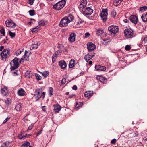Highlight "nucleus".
Returning a JSON list of instances; mask_svg holds the SVG:
<instances>
[{
    "label": "nucleus",
    "instance_id": "obj_1",
    "mask_svg": "<svg viewBox=\"0 0 147 147\" xmlns=\"http://www.w3.org/2000/svg\"><path fill=\"white\" fill-rule=\"evenodd\" d=\"M74 17L72 15L63 17L61 20L59 26L61 27L67 26L68 24L72 21Z\"/></svg>",
    "mask_w": 147,
    "mask_h": 147
},
{
    "label": "nucleus",
    "instance_id": "obj_2",
    "mask_svg": "<svg viewBox=\"0 0 147 147\" xmlns=\"http://www.w3.org/2000/svg\"><path fill=\"white\" fill-rule=\"evenodd\" d=\"M45 93L44 92H42L41 90L39 89L35 92L34 97L36 99V101L38 100L41 97L43 99L45 96Z\"/></svg>",
    "mask_w": 147,
    "mask_h": 147
},
{
    "label": "nucleus",
    "instance_id": "obj_3",
    "mask_svg": "<svg viewBox=\"0 0 147 147\" xmlns=\"http://www.w3.org/2000/svg\"><path fill=\"white\" fill-rule=\"evenodd\" d=\"M65 1L64 0H62L58 2L53 5V8L56 10H59L63 8L65 5Z\"/></svg>",
    "mask_w": 147,
    "mask_h": 147
},
{
    "label": "nucleus",
    "instance_id": "obj_4",
    "mask_svg": "<svg viewBox=\"0 0 147 147\" xmlns=\"http://www.w3.org/2000/svg\"><path fill=\"white\" fill-rule=\"evenodd\" d=\"M11 67V70H15L17 69L19 66L18 63V59L17 58L15 57L10 63Z\"/></svg>",
    "mask_w": 147,
    "mask_h": 147
},
{
    "label": "nucleus",
    "instance_id": "obj_5",
    "mask_svg": "<svg viewBox=\"0 0 147 147\" xmlns=\"http://www.w3.org/2000/svg\"><path fill=\"white\" fill-rule=\"evenodd\" d=\"M0 56H1L2 60H5L10 56V53L8 50L7 49H4L2 52L0 53Z\"/></svg>",
    "mask_w": 147,
    "mask_h": 147
},
{
    "label": "nucleus",
    "instance_id": "obj_6",
    "mask_svg": "<svg viewBox=\"0 0 147 147\" xmlns=\"http://www.w3.org/2000/svg\"><path fill=\"white\" fill-rule=\"evenodd\" d=\"M108 30L111 34H115L118 32L119 28L117 26L112 25L108 28Z\"/></svg>",
    "mask_w": 147,
    "mask_h": 147
},
{
    "label": "nucleus",
    "instance_id": "obj_7",
    "mask_svg": "<svg viewBox=\"0 0 147 147\" xmlns=\"http://www.w3.org/2000/svg\"><path fill=\"white\" fill-rule=\"evenodd\" d=\"M82 13L85 15H90L93 13V10L89 7H86L82 9Z\"/></svg>",
    "mask_w": 147,
    "mask_h": 147
},
{
    "label": "nucleus",
    "instance_id": "obj_8",
    "mask_svg": "<svg viewBox=\"0 0 147 147\" xmlns=\"http://www.w3.org/2000/svg\"><path fill=\"white\" fill-rule=\"evenodd\" d=\"M125 36L127 38H131L133 37V30L131 29H127L124 30Z\"/></svg>",
    "mask_w": 147,
    "mask_h": 147
},
{
    "label": "nucleus",
    "instance_id": "obj_9",
    "mask_svg": "<svg viewBox=\"0 0 147 147\" xmlns=\"http://www.w3.org/2000/svg\"><path fill=\"white\" fill-rule=\"evenodd\" d=\"M108 15L107 10L106 9H103L100 13V16L104 22L106 21Z\"/></svg>",
    "mask_w": 147,
    "mask_h": 147
},
{
    "label": "nucleus",
    "instance_id": "obj_10",
    "mask_svg": "<svg viewBox=\"0 0 147 147\" xmlns=\"http://www.w3.org/2000/svg\"><path fill=\"white\" fill-rule=\"evenodd\" d=\"M6 26L7 27L14 28L16 26V24L11 19H8L5 22Z\"/></svg>",
    "mask_w": 147,
    "mask_h": 147
},
{
    "label": "nucleus",
    "instance_id": "obj_11",
    "mask_svg": "<svg viewBox=\"0 0 147 147\" xmlns=\"http://www.w3.org/2000/svg\"><path fill=\"white\" fill-rule=\"evenodd\" d=\"M87 49L89 51H91L96 48L95 45L92 42L87 44Z\"/></svg>",
    "mask_w": 147,
    "mask_h": 147
},
{
    "label": "nucleus",
    "instance_id": "obj_12",
    "mask_svg": "<svg viewBox=\"0 0 147 147\" xmlns=\"http://www.w3.org/2000/svg\"><path fill=\"white\" fill-rule=\"evenodd\" d=\"M129 20L132 23L136 24L137 23L138 19L137 16L132 15L129 17Z\"/></svg>",
    "mask_w": 147,
    "mask_h": 147
},
{
    "label": "nucleus",
    "instance_id": "obj_13",
    "mask_svg": "<svg viewBox=\"0 0 147 147\" xmlns=\"http://www.w3.org/2000/svg\"><path fill=\"white\" fill-rule=\"evenodd\" d=\"M95 68L97 71H105L106 70V67H105L100 65H96Z\"/></svg>",
    "mask_w": 147,
    "mask_h": 147
},
{
    "label": "nucleus",
    "instance_id": "obj_14",
    "mask_svg": "<svg viewBox=\"0 0 147 147\" xmlns=\"http://www.w3.org/2000/svg\"><path fill=\"white\" fill-rule=\"evenodd\" d=\"M76 34L74 33H72L70 34V36L68 38V40L71 42H73L75 40Z\"/></svg>",
    "mask_w": 147,
    "mask_h": 147
},
{
    "label": "nucleus",
    "instance_id": "obj_15",
    "mask_svg": "<svg viewBox=\"0 0 147 147\" xmlns=\"http://www.w3.org/2000/svg\"><path fill=\"white\" fill-rule=\"evenodd\" d=\"M40 45V43H38L37 42H33V43L30 45V48L31 49H36L38 47V46Z\"/></svg>",
    "mask_w": 147,
    "mask_h": 147
},
{
    "label": "nucleus",
    "instance_id": "obj_16",
    "mask_svg": "<svg viewBox=\"0 0 147 147\" xmlns=\"http://www.w3.org/2000/svg\"><path fill=\"white\" fill-rule=\"evenodd\" d=\"M59 65L61 68L64 69L67 66V64L64 61H61L59 62Z\"/></svg>",
    "mask_w": 147,
    "mask_h": 147
},
{
    "label": "nucleus",
    "instance_id": "obj_17",
    "mask_svg": "<svg viewBox=\"0 0 147 147\" xmlns=\"http://www.w3.org/2000/svg\"><path fill=\"white\" fill-rule=\"evenodd\" d=\"M53 106L54 111L57 113H58L61 109V107L58 104L54 105Z\"/></svg>",
    "mask_w": 147,
    "mask_h": 147
},
{
    "label": "nucleus",
    "instance_id": "obj_18",
    "mask_svg": "<svg viewBox=\"0 0 147 147\" xmlns=\"http://www.w3.org/2000/svg\"><path fill=\"white\" fill-rule=\"evenodd\" d=\"M96 78L97 80L104 83H105V82L107 80L106 78L105 77L99 75L97 76Z\"/></svg>",
    "mask_w": 147,
    "mask_h": 147
},
{
    "label": "nucleus",
    "instance_id": "obj_19",
    "mask_svg": "<svg viewBox=\"0 0 147 147\" xmlns=\"http://www.w3.org/2000/svg\"><path fill=\"white\" fill-rule=\"evenodd\" d=\"M17 93L18 95L20 96H24L26 93V92L24 89L21 88L18 91Z\"/></svg>",
    "mask_w": 147,
    "mask_h": 147
},
{
    "label": "nucleus",
    "instance_id": "obj_20",
    "mask_svg": "<svg viewBox=\"0 0 147 147\" xmlns=\"http://www.w3.org/2000/svg\"><path fill=\"white\" fill-rule=\"evenodd\" d=\"M1 92L3 96L6 95L8 93V91L7 87H4L1 90Z\"/></svg>",
    "mask_w": 147,
    "mask_h": 147
},
{
    "label": "nucleus",
    "instance_id": "obj_21",
    "mask_svg": "<svg viewBox=\"0 0 147 147\" xmlns=\"http://www.w3.org/2000/svg\"><path fill=\"white\" fill-rule=\"evenodd\" d=\"M25 76L26 78H30L32 77V73L29 71H28L25 74Z\"/></svg>",
    "mask_w": 147,
    "mask_h": 147
},
{
    "label": "nucleus",
    "instance_id": "obj_22",
    "mask_svg": "<svg viewBox=\"0 0 147 147\" xmlns=\"http://www.w3.org/2000/svg\"><path fill=\"white\" fill-rule=\"evenodd\" d=\"M93 56H92V55L88 53L85 56L84 59L87 62L93 57Z\"/></svg>",
    "mask_w": 147,
    "mask_h": 147
},
{
    "label": "nucleus",
    "instance_id": "obj_23",
    "mask_svg": "<svg viewBox=\"0 0 147 147\" xmlns=\"http://www.w3.org/2000/svg\"><path fill=\"white\" fill-rule=\"evenodd\" d=\"M93 94V92L90 91H87L85 92L84 96L85 97L90 98Z\"/></svg>",
    "mask_w": 147,
    "mask_h": 147
},
{
    "label": "nucleus",
    "instance_id": "obj_24",
    "mask_svg": "<svg viewBox=\"0 0 147 147\" xmlns=\"http://www.w3.org/2000/svg\"><path fill=\"white\" fill-rule=\"evenodd\" d=\"M143 21L144 22H147V12L143 13L141 16Z\"/></svg>",
    "mask_w": 147,
    "mask_h": 147
},
{
    "label": "nucleus",
    "instance_id": "obj_25",
    "mask_svg": "<svg viewBox=\"0 0 147 147\" xmlns=\"http://www.w3.org/2000/svg\"><path fill=\"white\" fill-rule=\"evenodd\" d=\"M22 104L20 103H17L16 105L15 108L17 111H20L22 110Z\"/></svg>",
    "mask_w": 147,
    "mask_h": 147
},
{
    "label": "nucleus",
    "instance_id": "obj_26",
    "mask_svg": "<svg viewBox=\"0 0 147 147\" xmlns=\"http://www.w3.org/2000/svg\"><path fill=\"white\" fill-rule=\"evenodd\" d=\"M27 53L26 51V50L25 52V54L23 56V57L21 59L22 61H27L29 60L28 56H27L26 55V53Z\"/></svg>",
    "mask_w": 147,
    "mask_h": 147
},
{
    "label": "nucleus",
    "instance_id": "obj_27",
    "mask_svg": "<svg viewBox=\"0 0 147 147\" xmlns=\"http://www.w3.org/2000/svg\"><path fill=\"white\" fill-rule=\"evenodd\" d=\"M23 134V131H22L18 136L19 139H24L26 138L27 134H26L25 136H22Z\"/></svg>",
    "mask_w": 147,
    "mask_h": 147
},
{
    "label": "nucleus",
    "instance_id": "obj_28",
    "mask_svg": "<svg viewBox=\"0 0 147 147\" xmlns=\"http://www.w3.org/2000/svg\"><path fill=\"white\" fill-rule=\"evenodd\" d=\"M142 43L144 46L147 45V36L146 35L142 38Z\"/></svg>",
    "mask_w": 147,
    "mask_h": 147
},
{
    "label": "nucleus",
    "instance_id": "obj_29",
    "mask_svg": "<svg viewBox=\"0 0 147 147\" xmlns=\"http://www.w3.org/2000/svg\"><path fill=\"white\" fill-rule=\"evenodd\" d=\"M5 104L6 107H8L9 105L11 103V100L9 98H7L5 100Z\"/></svg>",
    "mask_w": 147,
    "mask_h": 147
},
{
    "label": "nucleus",
    "instance_id": "obj_30",
    "mask_svg": "<svg viewBox=\"0 0 147 147\" xmlns=\"http://www.w3.org/2000/svg\"><path fill=\"white\" fill-rule=\"evenodd\" d=\"M48 23V22L44 20H41L38 22L39 25L41 26H46Z\"/></svg>",
    "mask_w": 147,
    "mask_h": 147
},
{
    "label": "nucleus",
    "instance_id": "obj_31",
    "mask_svg": "<svg viewBox=\"0 0 147 147\" xmlns=\"http://www.w3.org/2000/svg\"><path fill=\"white\" fill-rule=\"evenodd\" d=\"M74 60L73 59H71L69 62V67L71 68L73 67L74 66Z\"/></svg>",
    "mask_w": 147,
    "mask_h": 147
},
{
    "label": "nucleus",
    "instance_id": "obj_32",
    "mask_svg": "<svg viewBox=\"0 0 147 147\" xmlns=\"http://www.w3.org/2000/svg\"><path fill=\"white\" fill-rule=\"evenodd\" d=\"M103 33V30L101 28L98 29L96 31V34L98 36H99L100 35L102 34Z\"/></svg>",
    "mask_w": 147,
    "mask_h": 147
},
{
    "label": "nucleus",
    "instance_id": "obj_33",
    "mask_svg": "<svg viewBox=\"0 0 147 147\" xmlns=\"http://www.w3.org/2000/svg\"><path fill=\"white\" fill-rule=\"evenodd\" d=\"M122 2V1L120 0H115L113 1V4L115 6H117L120 4Z\"/></svg>",
    "mask_w": 147,
    "mask_h": 147
},
{
    "label": "nucleus",
    "instance_id": "obj_34",
    "mask_svg": "<svg viewBox=\"0 0 147 147\" xmlns=\"http://www.w3.org/2000/svg\"><path fill=\"white\" fill-rule=\"evenodd\" d=\"M21 147H31L30 144L29 142H27L23 144Z\"/></svg>",
    "mask_w": 147,
    "mask_h": 147
},
{
    "label": "nucleus",
    "instance_id": "obj_35",
    "mask_svg": "<svg viewBox=\"0 0 147 147\" xmlns=\"http://www.w3.org/2000/svg\"><path fill=\"white\" fill-rule=\"evenodd\" d=\"M40 73L45 78H46L49 75V72L47 71L41 72Z\"/></svg>",
    "mask_w": 147,
    "mask_h": 147
},
{
    "label": "nucleus",
    "instance_id": "obj_36",
    "mask_svg": "<svg viewBox=\"0 0 147 147\" xmlns=\"http://www.w3.org/2000/svg\"><path fill=\"white\" fill-rule=\"evenodd\" d=\"M48 92L49 93V95L50 96L52 95L53 94V89L52 87H50L49 88V90Z\"/></svg>",
    "mask_w": 147,
    "mask_h": 147
},
{
    "label": "nucleus",
    "instance_id": "obj_37",
    "mask_svg": "<svg viewBox=\"0 0 147 147\" xmlns=\"http://www.w3.org/2000/svg\"><path fill=\"white\" fill-rule=\"evenodd\" d=\"M9 144V142H6L2 144L1 147H8Z\"/></svg>",
    "mask_w": 147,
    "mask_h": 147
},
{
    "label": "nucleus",
    "instance_id": "obj_38",
    "mask_svg": "<svg viewBox=\"0 0 147 147\" xmlns=\"http://www.w3.org/2000/svg\"><path fill=\"white\" fill-rule=\"evenodd\" d=\"M146 10H147V6H146L142 7L139 9V10L140 11L143 12L144 11Z\"/></svg>",
    "mask_w": 147,
    "mask_h": 147
},
{
    "label": "nucleus",
    "instance_id": "obj_39",
    "mask_svg": "<svg viewBox=\"0 0 147 147\" xmlns=\"http://www.w3.org/2000/svg\"><path fill=\"white\" fill-rule=\"evenodd\" d=\"M1 33L4 36L5 34V30L4 27H2L0 30Z\"/></svg>",
    "mask_w": 147,
    "mask_h": 147
},
{
    "label": "nucleus",
    "instance_id": "obj_40",
    "mask_svg": "<svg viewBox=\"0 0 147 147\" xmlns=\"http://www.w3.org/2000/svg\"><path fill=\"white\" fill-rule=\"evenodd\" d=\"M8 34L11 38H13L15 36V33L12 32L11 31H8Z\"/></svg>",
    "mask_w": 147,
    "mask_h": 147
},
{
    "label": "nucleus",
    "instance_id": "obj_41",
    "mask_svg": "<svg viewBox=\"0 0 147 147\" xmlns=\"http://www.w3.org/2000/svg\"><path fill=\"white\" fill-rule=\"evenodd\" d=\"M111 14L112 16L113 17V18H114L115 17L116 15L117 14V13L115 10H113L112 11Z\"/></svg>",
    "mask_w": 147,
    "mask_h": 147
},
{
    "label": "nucleus",
    "instance_id": "obj_42",
    "mask_svg": "<svg viewBox=\"0 0 147 147\" xmlns=\"http://www.w3.org/2000/svg\"><path fill=\"white\" fill-rule=\"evenodd\" d=\"M15 70H11V72L12 74L14 76H16L18 75V71L16 70L14 71Z\"/></svg>",
    "mask_w": 147,
    "mask_h": 147
},
{
    "label": "nucleus",
    "instance_id": "obj_43",
    "mask_svg": "<svg viewBox=\"0 0 147 147\" xmlns=\"http://www.w3.org/2000/svg\"><path fill=\"white\" fill-rule=\"evenodd\" d=\"M35 76L36 78L38 80H41L42 79V77L38 74H35Z\"/></svg>",
    "mask_w": 147,
    "mask_h": 147
},
{
    "label": "nucleus",
    "instance_id": "obj_44",
    "mask_svg": "<svg viewBox=\"0 0 147 147\" xmlns=\"http://www.w3.org/2000/svg\"><path fill=\"white\" fill-rule=\"evenodd\" d=\"M86 6L85 5L80 3L79 5V8H80V10L82 11V9L83 8H85L86 7Z\"/></svg>",
    "mask_w": 147,
    "mask_h": 147
},
{
    "label": "nucleus",
    "instance_id": "obj_45",
    "mask_svg": "<svg viewBox=\"0 0 147 147\" xmlns=\"http://www.w3.org/2000/svg\"><path fill=\"white\" fill-rule=\"evenodd\" d=\"M83 105V103L81 102L77 103L76 105V107L79 108L80 107H81Z\"/></svg>",
    "mask_w": 147,
    "mask_h": 147
},
{
    "label": "nucleus",
    "instance_id": "obj_46",
    "mask_svg": "<svg viewBox=\"0 0 147 147\" xmlns=\"http://www.w3.org/2000/svg\"><path fill=\"white\" fill-rule=\"evenodd\" d=\"M66 82V79L64 78H63L61 81V84H60V86H62V85H64L65 83Z\"/></svg>",
    "mask_w": 147,
    "mask_h": 147
},
{
    "label": "nucleus",
    "instance_id": "obj_47",
    "mask_svg": "<svg viewBox=\"0 0 147 147\" xmlns=\"http://www.w3.org/2000/svg\"><path fill=\"white\" fill-rule=\"evenodd\" d=\"M30 15V16H33L35 15V11L34 10H31L29 11Z\"/></svg>",
    "mask_w": 147,
    "mask_h": 147
},
{
    "label": "nucleus",
    "instance_id": "obj_48",
    "mask_svg": "<svg viewBox=\"0 0 147 147\" xmlns=\"http://www.w3.org/2000/svg\"><path fill=\"white\" fill-rule=\"evenodd\" d=\"M30 21L28 23V24L29 25H31L33 24V22H35V20L34 19H31L30 20Z\"/></svg>",
    "mask_w": 147,
    "mask_h": 147
},
{
    "label": "nucleus",
    "instance_id": "obj_49",
    "mask_svg": "<svg viewBox=\"0 0 147 147\" xmlns=\"http://www.w3.org/2000/svg\"><path fill=\"white\" fill-rule=\"evenodd\" d=\"M21 49H20L16 51V53L17 55H19L21 53Z\"/></svg>",
    "mask_w": 147,
    "mask_h": 147
},
{
    "label": "nucleus",
    "instance_id": "obj_50",
    "mask_svg": "<svg viewBox=\"0 0 147 147\" xmlns=\"http://www.w3.org/2000/svg\"><path fill=\"white\" fill-rule=\"evenodd\" d=\"M87 1L86 0H82L81 2V4H82L86 5L87 3Z\"/></svg>",
    "mask_w": 147,
    "mask_h": 147
},
{
    "label": "nucleus",
    "instance_id": "obj_51",
    "mask_svg": "<svg viewBox=\"0 0 147 147\" xmlns=\"http://www.w3.org/2000/svg\"><path fill=\"white\" fill-rule=\"evenodd\" d=\"M10 118V117L9 116H8L4 120L3 122V123L4 124L6 123L8 121V120H9Z\"/></svg>",
    "mask_w": 147,
    "mask_h": 147
},
{
    "label": "nucleus",
    "instance_id": "obj_52",
    "mask_svg": "<svg viewBox=\"0 0 147 147\" xmlns=\"http://www.w3.org/2000/svg\"><path fill=\"white\" fill-rule=\"evenodd\" d=\"M131 48V47L130 46L128 45H127L125 46V49L126 50H129Z\"/></svg>",
    "mask_w": 147,
    "mask_h": 147
},
{
    "label": "nucleus",
    "instance_id": "obj_53",
    "mask_svg": "<svg viewBox=\"0 0 147 147\" xmlns=\"http://www.w3.org/2000/svg\"><path fill=\"white\" fill-rule=\"evenodd\" d=\"M34 126V124H32L30 125L28 127V129L29 130H31L33 127Z\"/></svg>",
    "mask_w": 147,
    "mask_h": 147
},
{
    "label": "nucleus",
    "instance_id": "obj_54",
    "mask_svg": "<svg viewBox=\"0 0 147 147\" xmlns=\"http://www.w3.org/2000/svg\"><path fill=\"white\" fill-rule=\"evenodd\" d=\"M110 42L109 41H106V40H104L102 44H103L105 45H107L109 44V43Z\"/></svg>",
    "mask_w": 147,
    "mask_h": 147
},
{
    "label": "nucleus",
    "instance_id": "obj_55",
    "mask_svg": "<svg viewBox=\"0 0 147 147\" xmlns=\"http://www.w3.org/2000/svg\"><path fill=\"white\" fill-rule=\"evenodd\" d=\"M28 0V3L32 5L34 3V0Z\"/></svg>",
    "mask_w": 147,
    "mask_h": 147
},
{
    "label": "nucleus",
    "instance_id": "obj_56",
    "mask_svg": "<svg viewBox=\"0 0 147 147\" xmlns=\"http://www.w3.org/2000/svg\"><path fill=\"white\" fill-rule=\"evenodd\" d=\"M116 141L115 139H113L111 141V143L112 144H114L116 142Z\"/></svg>",
    "mask_w": 147,
    "mask_h": 147
},
{
    "label": "nucleus",
    "instance_id": "obj_57",
    "mask_svg": "<svg viewBox=\"0 0 147 147\" xmlns=\"http://www.w3.org/2000/svg\"><path fill=\"white\" fill-rule=\"evenodd\" d=\"M63 47V46L62 45L60 44H59L57 46L58 48L60 49L62 48Z\"/></svg>",
    "mask_w": 147,
    "mask_h": 147
},
{
    "label": "nucleus",
    "instance_id": "obj_58",
    "mask_svg": "<svg viewBox=\"0 0 147 147\" xmlns=\"http://www.w3.org/2000/svg\"><path fill=\"white\" fill-rule=\"evenodd\" d=\"M72 88L73 89L76 90L77 89V87L76 85H74L73 86Z\"/></svg>",
    "mask_w": 147,
    "mask_h": 147
},
{
    "label": "nucleus",
    "instance_id": "obj_59",
    "mask_svg": "<svg viewBox=\"0 0 147 147\" xmlns=\"http://www.w3.org/2000/svg\"><path fill=\"white\" fill-rule=\"evenodd\" d=\"M85 37L86 38L88 37L90 35V34L88 32L86 33L85 34Z\"/></svg>",
    "mask_w": 147,
    "mask_h": 147
},
{
    "label": "nucleus",
    "instance_id": "obj_60",
    "mask_svg": "<svg viewBox=\"0 0 147 147\" xmlns=\"http://www.w3.org/2000/svg\"><path fill=\"white\" fill-rule=\"evenodd\" d=\"M8 40L7 38V37H6V40L5 39H4V40L2 41V42H3V43H5L7 42V41H7Z\"/></svg>",
    "mask_w": 147,
    "mask_h": 147
},
{
    "label": "nucleus",
    "instance_id": "obj_61",
    "mask_svg": "<svg viewBox=\"0 0 147 147\" xmlns=\"http://www.w3.org/2000/svg\"><path fill=\"white\" fill-rule=\"evenodd\" d=\"M42 132V130H41L39 132H38L37 133L36 135L37 136L39 135Z\"/></svg>",
    "mask_w": 147,
    "mask_h": 147
},
{
    "label": "nucleus",
    "instance_id": "obj_62",
    "mask_svg": "<svg viewBox=\"0 0 147 147\" xmlns=\"http://www.w3.org/2000/svg\"><path fill=\"white\" fill-rule=\"evenodd\" d=\"M46 107L45 106H43L42 107V109L44 111H46Z\"/></svg>",
    "mask_w": 147,
    "mask_h": 147
},
{
    "label": "nucleus",
    "instance_id": "obj_63",
    "mask_svg": "<svg viewBox=\"0 0 147 147\" xmlns=\"http://www.w3.org/2000/svg\"><path fill=\"white\" fill-rule=\"evenodd\" d=\"M52 61L53 63H54L55 61V58L52 57Z\"/></svg>",
    "mask_w": 147,
    "mask_h": 147
},
{
    "label": "nucleus",
    "instance_id": "obj_64",
    "mask_svg": "<svg viewBox=\"0 0 147 147\" xmlns=\"http://www.w3.org/2000/svg\"><path fill=\"white\" fill-rule=\"evenodd\" d=\"M84 22V21L80 19V21L78 22V24H80L81 23Z\"/></svg>",
    "mask_w": 147,
    "mask_h": 147
}]
</instances>
